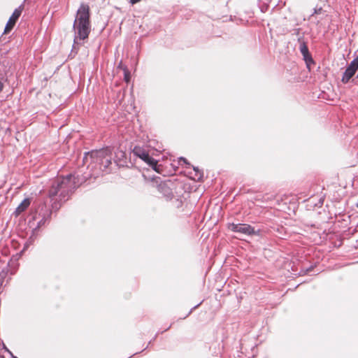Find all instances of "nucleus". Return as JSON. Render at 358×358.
Masks as SVG:
<instances>
[{"mask_svg": "<svg viewBox=\"0 0 358 358\" xmlns=\"http://www.w3.org/2000/svg\"><path fill=\"white\" fill-rule=\"evenodd\" d=\"M322 11H323V9H322L321 7H320V8H315L314 9L313 14H317H317H321V13H322Z\"/></svg>", "mask_w": 358, "mask_h": 358, "instance_id": "f3484780", "label": "nucleus"}, {"mask_svg": "<svg viewBox=\"0 0 358 358\" xmlns=\"http://www.w3.org/2000/svg\"><path fill=\"white\" fill-rule=\"evenodd\" d=\"M76 188V177L69 174L66 177H59L52 182L49 190V197L54 199L55 196H59L60 203L67 201L73 189Z\"/></svg>", "mask_w": 358, "mask_h": 358, "instance_id": "f03ea898", "label": "nucleus"}, {"mask_svg": "<svg viewBox=\"0 0 358 358\" xmlns=\"http://www.w3.org/2000/svg\"><path fill=\"white\" fill-rule=\"evenodd\" d=\"M3 83L0 80V92L3 90Z\"/></svg>", "mask_w": 358, "mask_h": 358, "instance_id": "4be33fe9", "label": "nucleus"}, {"mask_svg": "<svg viewBox=\"0 0 358 358\" xmlns=\"http://www.w3.org/2000/svg\"><path fill=\"white\" fill-rule=\"evenodd\" d=\"M358 69V56L354 59L347 67L342 77V82L348 83L352 77L355 74Z\"/></svg>", "mask_w": 358, "mask_h": 358, "instance_id": "1a4fd4ad", "label": "nucleus"}, {"mask_svg": "<svg viewBox=\"0 0 358 358\" xmlns=\"http://www.w3.org/2000/svg\"><path fill=\"white\" fill-rule=\"evenodd\" d=\"M125 80H127V82L129 81V76L127 74H125Z\"/></svg>", "mask_w": 358, "mask_h": 358, "instance_id": "b1692460", "label": "nucleus"}, {"mask_svg": "<svg viewBox=\"0 0 358 358\" xmlns=\"http://www.w3.org/2000/svg\"><path fill=\"white\" fill-rule=\"evenodd\" d=\"M298 42L300 44L299 50L303 56H305L306 55H308L309 52L308 46L306 43V42L303 40V38L302 36H299L298 38Z\"/></svg>", "mask_w": 358, "mask_h": 358, "instance_id": "9b49d317", "label": "nucleus"}, {"mask_svg": "<svg viewBox=\"0 0 358 358\" xmlns=\"http://www.w3.org/2000/svg\"><path fill=\"white\" fill-rule=\"evenodd\" d=\"M200 304H201V303H199V304H197V305H196V306H195L194 307H193V308H192L189 311V313H188L187 315H189V314H191V313L192 312V310H193L194 309L196 308H197Z\"/></svg>", "mask_w": 358, "mask_h": 358, "instance_id": "412c9836", "label": "nucleus"}, {"mask_svg": "<svg viewBox=\"0 0 358 358\" xmlns=\"http://www.w3.org/2000/svg\"><path fill=\"white\" fill-rule=\"evenodd\" d=\"M180 161H182L185 164H187L188 166H192L191 164L187 162V160L184 157H180Z\"/></svg>", "mask_w": 358, "mask_h": 358, "instance_id": "a211bd4d", "label": "nucleus"}, {"mask_svg": "<svg viewBox=\"0 0 358 358\" xmlns=\"http://www.w3.org/2000/svg\"><path fill=\"white\" fill-rule=\"evenodd\" d=\"M7 275V272L5 271L4 270L1 271L0 272V282H1V285L2 284V282L3 280V279L6 278Z\"/></svg>", "mask_w": 358, "mask_h": 358, "instance_id": "4468645a", "label": "nucleus"}, {"mask_svg": "<svg viewBox=\"0 0 358 358\" xmlns=\"http://www.w3.org/2000/svg\"><path fill=\"white\" fill-rule=\"evenodd\" d=\"M176 186L175 182L166 180L157 185V189L166 200H171L173 198V190L176 189Z\"/></svg>", "mask_w": 358, "mask_h": 358, "instance_id": "0eeeda50", "label": "nucleus"}, {"mask_svg": "<svg viewBox=\"0 0 358 358\" xmlns=\"http://www.w3.org/2000/svg\"><path fill=\"white\" fill-rule=\"evenodd\" d=\"M23 9H24L23 4L20 5L18 8L15 9V10L13 11V14L10 17V18L5 27V29H4L5 34H7L12 30V29L15 26L16 22L20 17Z\"/></svg>", "mask_w": 358, "mask_h": 358, "instance_id": "6e6552de", "label": "nucleus"}, {"mask_svg": "<svg viewBox=\"0 0 358 358\" xmlns=\"http://www.w3.org/2000/svg\"><path fill=\"white\" fill-rule=\"evenodd\" d=\"M268 8V5L267 3H263L260 6V10L262 13H265L267 11Z\"/></svg>", "mask_w": 358, "mask_h": 358, "instance_id": "2eb2a0df", "label": "nucleus"}, {"mask_svg": "<svg viewBox=\"0 0 358 358\" xmlns=\"http://www.w3.org/2000/svg\"><path fill=\"white\" fill-rule=\"evenodd\" d=\"M90 17L89 6L82 3L77 10L76 19L73 24L74 39L72 52H75V53L78 52L76 47L79 45L78 40L84 41L89 37L91 31Z\"/></svg>", "mask_w": 358, "mask_h": 358, "instance_id": "f257e3e1", "label": "nucleus"}, {"mask_svg": "<svg viewBox=\"0 0 358 358\" xmlns=\"http://www.w3.org/2000/svg\"><path fill=\"white\" fill-rule=\"evenodd\" d=\"M176 202H177V204H176V206L178 208H179L180 206H181L182 205V201L181 200H179L178 199H176Z\"/></svg>", "mask_w": 358, "mask_h": 358, "instance_id": "6ab92c4d", "label": "nucleus"}, {"mask_svg": "<svg viewBox=\"0 0 358 358\" xmlns=\"http://www.w3.org/2000/svg\"><path fill=\"white\" fill-rule=\"evenodd\" d=\"M303 59L306 62L307 68L308 69L309 71H310V66L312 64H315V62H314L311 55L310 54V52H308V55H306L305 56H303Z\"/></svg>", "mask_w": 358, "mask_h": 358, "instance_id": "f8f14e48", "label": "nucleus"}, {"mask_svg": "<svg viewBox=\"0 0 358 358\" xmlns=\"http://www.w3.org/2000/svg\"><path fill=\"white\" fill-rule=\"evenodd\" d=\"M141 0H130V2L132 3V4H134V3H136L138 2H139Z\"/></svg>", "mask_w": 358, "mask_h": 358, "instance_id": "5701e85b", "label": "nucleus"}, {"mask_svg": "<svg viewBox=\"0 0 358 358\" xmlns=\"http://www.w3.org/2000/svg\"><path fill=\"white\" fill-rule=\"evenodd\" d=\"M228 229L234 233L245 236L259 234V231H255V228L251 225L245 223H229Z\"/></svg>", "mask_w": 358, "mask_h": 358, "instance_id": "39448f33", "label": "nucleus"}, {"mask_svg": "<svg viewBox=\"0 0 358 358\" xmlns=\"http://www.w3.org/2000/svg\"><path fill=\"white\" fill-rule=\"evenodd\" d=\"M51 211L45 205L41 207L40 212L33 214L28 221V224L34 231H36L49 220Z\"/></svg>", "mask_w": 358, "mask_h": 358, "instance_id": "20e7f679", "label": "nucleus"}, {"mask_svg": "<svg viewBox=\"0 0 358 358\" xmlns=\"http://www.w3.org/2000/svg\"><path fill=\"white\" fill-rule=\"evenodd\" d=\"M112 150L110 148H105L101 150H92L85 152L83 158L85 163L90 162V164H95L99 166V169L105 171L111 164Z\"/></svg>", "mask_w": 358, "mask_h": 358, "instance_id": "7ed1b4c3", "label": "nucleus"}, {"mask_svg": "<svg viewBox=\"0 0 358 358\" xmlns=\"http://www.w3.org/2000/svg\"><path fill=\"white\" fill-rule=\"evenodd\" d=\"M193 169L195 172L194 176L193 177V179L194 180H199L203 177V173L199 169L198 167L192 166Z\"/></svg>", "mask_w": 358, "mask_h": 358, "instance_id": "ddd939ff", "label": "nucleus"}, {"mask_svg": "<svg viewBox=\"0 0 358 358\" xmlns=\"http://www.w3.org/2000/svg\"><path fill=\"white\" fill-rule=\"evenodd\" d=\"M30 203L31 201L29 199H24L16 208L15 211V215L18 216L19 215H20L29 206Z\"/></svg>", "mask_w": 358, "mask_h": 358, "instance_id": "9d476101", "label": "nucleus"}, {"mask_svg": "<svg viewBox=\"0 0 358 358\" xmlns=\"http://www.w3.org/2000/svg\"><path fill=\"white\" fill-rule=\"evenodd\" d=\"M15 358H17V357H15Z\"/></svg>", "mask_w": 358, "mask_h": 358, "instance_id": "393cba45", "label": "nucleus"}, {"mask_svg": "<svg viewBox=\"0 0 358 358\" xmlns=\"http://www.w3.org/2000/svg\"><path fill=\"white\" fill-rule=\"evenodd\" d=\"M61 206V203H57V201H55L52 204V209H55V210H57L60 208Z\"/></svg>", "mask_w": 358, "mask_h": 358, "instance_id": "dca6fc26", "label": "nucleus"}, {"mask_svg": "<svg viewBox=\"0 0 358 358\" xmlns=\"http://www.w3.org/2000/svg\"><path fill=\"white\" fill-rule=\"evenodd\" d=\"M300 29H296L294 30L293 34L298 36L299 34Z\"/></svg>", "mask_w": 358, "mask_h": 358, "instance_id": "aec40b11", "label": "nucleus"}, {"mask_svg": "<svg viewBox=\"0 0 358 358\" xmlns=\"http://www.w3.org/2000/svg\"><path fill=\"white\" fill-rule=\"evenodd\" d=\"M133 154L141 159L155 171H159L157 162L150 157L148 152L140 146H135L133 149Z\"/></svg>", "mask_w": 358, "mask_h": 358, "instance_id": "423d86ee", "label": "nucleus"}]
</instances>
